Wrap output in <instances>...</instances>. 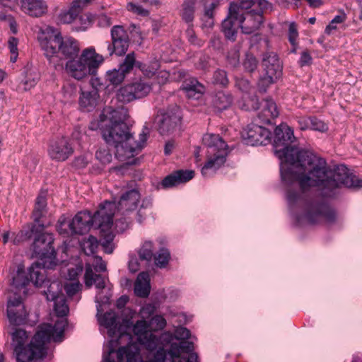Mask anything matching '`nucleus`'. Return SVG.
<instances>
[{
  "mask_svg": "<svg viewBox=\"0 0 362 362\" xmlns=\"http://www.w3.org/2000/svg\"><path fill=\"white\" fill-rule=\"evenodd\" d=\"M47 214L46 192H41L36 199L35 208L33 211L34 221L37 223V230L42 231L45 228L44 223H40V219Z\"/></svg>",
  "mask_w": 362,
  "mask_h": 362,
  "instance_id": "24",
  "label": "nucleus"
},
{
  "mask_svg": "<svg viewBox=\"0 0 362 362\" xmlns=\"http://www.w3.org/2000/svg\"><path fill=\"white\" fill-rule=\"evenodd\" d=\"M85 269L84 280L86 287L95 286L98 289H103L105 287V277L93 271L89 263L86 264Z\"/></svg>",
  "mask_w": 362,
  "mask_h": 362,
  "instance_id": "25",
  "label": "nucleus"
},
{
  "mask_svg": "<svg viewBox=\"0 0 362 362\" xmlns=\"http://www.w3.org/2000/svg\"><path fill=\"white\" fill-rule=\"evenodd\" d=\"M154 262L157 267L165 268L170 259V253L166 248H161L153 255Z\"/></svg>",
  "mask_w": 362,
  "mask_h": 362,
  "instance_id": "41",
  "label": "nucleus"
},
{
  "mask_svg": "<svg viewBox=\"0 0 362 362\" xmlns=\"http://www.w3.org/2000/svg\"><path fill=\"white\" fill-rule=\"evenodd\" d=\"M90 264L92 266L93 271H94L95 273L103 272L106 270V264L100 257H95L93 264Z\"/></svg>",
  "mask_w": 362,
  "mask_h": 362,
  "instance_id": "61",
  "label": "nucleus"
},
{
  "mask_svg": "<svg viewBox=\"0 0 362 362\" xmlns=\"http://www.w3.org/2000/svg\"><path fill=\"white\" fill-rule=\"evenodd\" d=\"M21 8L25 13L33 17H40L47 11L44 0H21Z\"/></svg>",
  "mask_w": 362,
  "mask_h": 362,
  "instance_id": "23",
  "label": "nucleus"
},
{
  "mask_svg": "<svg viewBox=\"0 0 362 362\" xmlns=\"http://www.w3.org/2000/svg\"><path fill=\"white\" fill-rule=\"evenodd\" d=\"M207 148V161L202 168L204 177H210L226 162L228 154V146L218 134H206L202 139Z\"/></svg>",
  "mask_w": 362,
  "mask_h": 362,
  "instance_id": "7",
  "label": "nucleus"
},
{
  "mask_svg": "<svg viewBox=\"0 0 362 362\" xmlns=\"http://www.w3.org/2000/svg\"><path fill=\"white\" fill-rule=\"evenodd\" d=\"M240 28L244 34H251L256 31L262 23L263 17L259 12L255 10L247 11L245 15L240 16Z\"/></svg>",
  "mask_w": 362,
  "mask_h": 362,
  "instance_id": "18",
  "label": "nucleus"
},
{
  "mask_svg": "<svg viewBox=\"0 0 362 362\" xmlns=\"http://www.w3.org/2000/svg\"><path fill=\"white\" fill-rule=\"evenodd\" d=\"M32 284L35 287H40L43 284H47L45 281V270L42 269L38 263H33L25 272L20 269L14 275L12 280L13 286L23 294H27L26 287Z\"/></svg>",
  "mask_w": 362,
  "mask_h": 362,
  "instance_id": "11",
  "label": "nucleus"
},
{
  "mask_svg": "<svg viewBox=\"0 0 362 362\" xmlns=\"http://www.w3.org/2000/svg\"><path fill=\"white\" fill-rule=\"evenodd\" d=\"M182 90L188 98L198 100L204 94L205 87L197 78L189 77L182 82Z\"/></svg>",
  "mask_w": 362,
  "mask_h": 362,
  "instance_id": "21",
  "label": "nucleus"
},
{
  "mask_svg": "<svg viewBox=\"0 0 362 362\" xmlns=\"http://www.w3.org/2000/svg\"><path fill=\"white\" fill-rule=\"evenodd\" d=\"M134 52L128 54L124 61L119 64L118 69L126 76L134 66L137 67Z\"/></svg>",
  "mask_w": 362,
  "mask_h": 362,
  "instance_id": "37",
  "label": "nucleus"
},
{
  "mask_svg": "<svg viewBox=\"0 0 362 362\" xmlns=\"http://www.w3.org/2000/svg\"><path fill=\"white\" fill-rule=\"evenodd\" d=\"M305 170L308 175L300 180V191L290 187L287 190L286 199L291 209L305 208V218L310 223L322 220L333 223L336 219L335 211L327 204L308 199L307 192L313 187H317L325 197H333L339 189L346 187H362V178L351 173L344 165L331 169L325 158L316 154L305 153Z\"/></svg>",
  "mask_w": 362,
  "mask_h": 362,
  "instance_id": "1",
  "label": "nucleus"
},
{
  "mask_svg": "<svg viewBox=\"0 0 362 362\" xmlns=\"http://www.w3.org/2000/svg\"><path fill=\"white\" fill-rule=\"evenodd\" d=\"M262 67L263 72L280 78L282 74V65L276 53L266 52L262 54Z\"/></svg>",
  "mask_w": 362,
  "mask_h": 362,
  "instance_id": "17",
  "label": "nucleus"
},
{
  "mask_svg": "<svg viewBox=\"0 0 362 362\" xmlns=\"http://www.w3.org/2000/svg\"><path fill=\"white\" fill-rule=\"evenodd\" d=\"M193 24L188 25L187 28L186 30V35L187 37L188 41L194 45H196L197 47H202L204 45V41L199 39L195 34V32L193 29Z\"/></svg>",
  "mask_w": 362,
  "mask_h": 362,
  "instance_id": "51",
  "label": "nucleus"
},
{
  "mask_svg": "<svg viewBox=\"0 0 362 362\" xmlns=\"http://www.w3.org/2000/svg\"><path fill=\"white\" fill-rule=\"evenodd\" d=\"M115 206L114 202L105 201L92 215L88 211L77 213L68 223L71 235H83L94 226L101 231H108L113 224Z\"/></svg>",
  "mask_w": 362,
  "mask_h": 362,
  "instance_id": "5",
  "label": "nucleus"
},
{
  "mask_svg": "<svg viewBox=\"0 0 362 362\" xmlns=\"http://www.w3.org/2000/svg\"><path fill=\"white\" fill-rule=\"evenodd\" d=\"M145 319L142 318L137 321L133 331L137 336L138 341L147 349L153 351L157 348L159 339L151 331L163 329L166 325V321L165 318H148V322Z\"/></svg>",
  "mask_w": 362,
  "mask_h": 362,
  "instance_id": "10",
  "label": "nucleus"
},
{
  "mask_svg": "<svg viewBox=\"0 0 362 362\" xmlns=\"http://www.w3.org/2000/svg\"><path fill=\"white\" fill-rule=\"evenodd\" d=\"M131 86L133 89H135L134 93L137 99L145 97L151 90V87L148 83L141 81L131 83Z\"/></svg>",
  "mask_w": 362,
  "mask_h": 362,
  "instance_id": "44",
  "label": "nucleus"
},
{
  "mask_svg": "<svg viewBox=\"0 0 362 362\" xmlns=\"http://www.w3.org/2000/svg\"><path fill=\"white\" fill-rule=\"evenodd\" d=\"M67 318H59L54 325L44 323L38 329L30 343L25 346L28 336L21 328H12V346L16 362H41L47 356V344L51 341L61 342Z\"/></svg>",
  "mask_w": 362,
  "mask_h": 362,
  "instance_id": "2",
  "label": "nucleus"
},
{
  "mask_svg": "<svg viewBox=\"0 0 362 362\" xmlns=\"http://www.w3.org/2000/svg\"><path fill=\"white\" fill-rule=\"evenodd\" d=\"M117 318H98V324L107 329L108 335L111 337H115L117 334L121 336L124 333L122 325H117Z\"/></svg>",
  "mask_w": 362,
  "mask_h": 362,
  "instance_id": "32",
  "label": "nucleus"
},
{
  "mask_svg": "<svg viewBox=\"0 0 362 362\" xmlns=\"http://www.w3.org/2000/svg\"><path fill=\"white\" fill-rule=\"evenodd\" d=\"M40 46L55 68L58 65V59L73 60L78 56L80 51L77 40L72 37L63 38L59 33L42 39Z\"/></svg>",
  "mask_w": 362,
  "mask_h": 362,
  "instance_id": "6",
  "label": "nucleus"
},
{
  "mask_svg": "<svg viewBox=\"0 0 362 362\" xmlns=\"http://www.w3.org/2000/svg\"><path fill=\"white\" fill-rule=\"evenodd\" d=\"M140 197L138 190L134 189L128 190L122 194L117 206H115V208H117L118 212H122V215L127 216L129 212L137 208ZM114 204H115L114 203ZM115 211L116 209H115Z\"/></svg>",
  "mask_w": 362,
  "mask_h": 362,
  "instance_id": "16",
  "label": "nucleus"
},
{
  "mask_svg": "<svg viewBox=\"0 0 362 362\" xmlns=\"http://www.w3.org/2000/svg\"><path fill=\"white\" fill-rule=\"evenodd\" d=\"M279 110L276 104L272 98H266L264 100L262 110L257 115L259 123L271 124L272 120L279 116Z\"/></svg>",
  "mask_w": 362,
  "mask_h": 362,
  "instance_id": "22",
  "label": "nucleus"
},
{
  "mask_svg": "<svg viewBox=\"0 0 362 362\" xmlns=\"http://www.w3.org/2000/svg\"><path fill=\"white\" fill-rule=\"evenodd\" d=\"M213 83L221 86H226L228 83L226 72L222 69L215 71L213 75Z\"/></svg>",
  "mask_w": 362,
  "mask_h": 362,
  "instance_id": "52",
  "label": "nucleus"
},
{
  "mask_svg": "<svg viewBox=\"0 0 362 362\" xmlns=\"http://www.w3.org/2000/svg\"><path fill=\"white\" fill-rule=\"evenodd\" d=\"M129 298L127 296L119 298L116 302L117 311L112 317H134L135 312L129 307H126Z\"/></svg>",
  "mask_w": 362,
  "mask_h": 362,
  "instance_id": "35",
  "label": "nucleus"
},
{
  "mask_svg": "<svg viewBox=\"0 0 362 362\" xmlns=\"http://www.w3.org/2000/svg\"><path fill=\"white\" fill-rule=\"evenodd\" d=\"M171 346H176L179 349V356L181 352L192 353L194 350V344L192 341H181L178 344H173Z\"/></svg>",
  "mask_w": 362,
  "mask_h": 362,
  "instance_id": "60",
  "label": "nucleus"
},
{
  "mask_svg": "<svg viewBox=\"0 0 362 362\" xmlns=\"http://www.w3.org/2000/svg\"><path fill=\"white\" fill-rule=\"evenodd\" d=\"M255 5V0H240L238 2H232L229 6V11L238 16L245 15L246 10Z\"/></svg>",
  "mask_w": 362,
  "mask_h": 362,
  "instance_id": "36",
  "label": "nucleus"
},
{
  "mask_svg": "<svg viewBox=\"0 0 362 362\" xmlns=\"http://www.w3.org/2000/svg\"><path fill=\"white\" fill-rule=\"evenodd\" d=\"M113 235L110 233L107 234L102 242V246L107 254H111L114 250L112 244Z\"/></svg>",
  "mask_w": 362,
  "mask_h": 362,
  "instance_id": "63",
  "label": "nucleus"
},
{
  "mask_svg": "<svg viewBox=\"0 0 362 362\" xmlns=\"http://www.w3.org/2000/svg\"><path fill=\"white\" fill-rule=\"evenodd\" d=\"M310 129L324 132L328 129L327 125L324 122L316 117H310Z\"/></svg>",
  "mask_w": 362,
  "mask_h": 362,
  "instance_id": "58",
  "label": "nucleus"
},
{
  "mask_svg": "<svg viewBox=\"0 0 362 362\" xmlns=\"http://www.w3.org/2000/svg\"><path fill=\"white\" fill-rule=\"evenodd\" d=\"M98 243L97 239L90 235L86 240H85L81 247L85 254L90 255L96 252Z\"/></svg>",
  "mask_w": 362,
  "mask_h": 362,
  "instance_id": "48",
  "label": "nucleus"
},
{
  "mask_svg": "<svg viewBox=\"0 0 362 362\" xmlns=\"http://www.w3.org/2000/svg\"><path fill=\"white\" fill-rule=\"evenodd\" d=\"M137 67L142 71V73L147 77H151L159 68V63L158 61H155L150 64L142 63L140 62H137Z\"/></svg>",
  "mask_w": 362,
  "mask_h": 362,
  "instance_id": "47",
  "label": "nucleus"
},
{
  "mask_svg": "<svg viewBox=\"0 0 362 362\" xmlns=\"http://www.w3.org/2000/svg\"><path fill=\"white\" fill-rule=\"evenodd\" d=\"M194 172L193 170H179L167 175L161 182L163 188H169L178 184L188 182L194 177Z\"/></svg>",
  "mask_w": 362,
  "mask_h": 362,
  "instance_id": "20",
  "label": "nucleus"
},
{
  "mask_svg": "<svg viewBox=\"0 0 362 362\" xmlns=\"http://www.w3.org/2000/svg\"><path fill=\"white\" fill-rule=\"evenodd\" d=\"M153 245L151 241H145L138 250L139 259L150 262L153 257Z\"/></svg>",
  "mask_w": 362,
  "mask_h": 362,
  "instance_id": "42",
  "label": "nucleus"
},
{
  "mask_svg": "<svg viewBox=\"0 0 362 362\" xmlns=\"http://www.w3.org/2000/svg\"><path fill=\"white\" fill-rule=\"evenodd\" d=\"M150 277L147 272L139 274L134 284V293L141 298H146L150 293Z\"/></svg>",
  "mask_w": 362,
  "mask_h": 362,
  "instance_id": "29",
  "label": "nucleus"
},
{
  "mask_svg": "<svg viewBox=\"0 0 362 362\" xmlns=\"http://www.w3.org/2000/svg\"><path fill=\"white\" fill-rule=\"evenodd\" d=\"M134 90L131 84L120 88L117 93L118 100L123 103H129L137 99L134 93Z\"/></svg>",
  "mask_w": 362,
  "mask_h": 362,
  "instance_id": "39",
  "label": "nucleus"
},
{
  "mask_svg": "<svg viewBox=\"0 0 362 362\" xmlns=\"http://www.w3.org/2000/svg\"><path fill=\"white\" fill-rule=\"evenodd\" d=\"M7 317H27L28 313L21 297L10 298L7 302Z\"/></svg>",
  "mask_w": 362,
  "mask_h": 362,
  "instance_id": "28",
  "label": "nucleus"
},
{
  "mask_svg": "<svg viewBox=\"0 0 362 362\" xmlns=\"http://www.w3.org/2000/svg\"><path fill=\"white\" fill-rule=\"evenodd\" d=\"M37 232L39 231L37 229L36 225H34L31 228L30 231L21 230L17 234L14 233H11V240L14 245H18L21 242L30 239L32 233H37Z\"/></svg>",
  "mask_w": 362,
  "mask_h": 362,
  "instance_id": "45",
  "label": "nucleus"
},
{
  "mask_svg": "<svg viewBox=\"0 0 362 362\" xmlns=\"http://www.w3.org/2000/svg\"><path fill=\"white\" fill-rule=\"evenodd\" d=\"M149 133L150 129L146 126H144L142 129V132L139 134V141H134V139L132 138V145L134 147V152L136 151V149L141 150L144 147V145L148 139Z\"/></svg>",
  "mask_w": 362,
  "mask_h": 362,
  "instance_id": "50",
  "label": "nucleus"
},
{
  "mask_svg": "<svg viewBox=\"0 0 362 362\" xmlns=\"http://www.w3.org/2000/svg\"><path fill=\"white\" fill-rule=\"evenodd\" d=\"M112 44L108 45L107 49L110 55L115 53L122 56L126 53L129 45L127 33L121 25H115L111 30Z\"/></svg>",
  "mask_w": 362,
  "mask_h": 362,
  "instance_id": "14",
  "label": "nucleus"
},
{
  "mask_svg": "<svg viewBox=\"0 0 362 362\" xmlns=\"http://www.w3.org/2000/svg\"><path fill=\"white\" fill-rule=\"evenodd\" d=\"M73 152V148L64 137L52 141L48 149L50 158L57 161L66 160Z\"/></svg>",
  "mask_w": 362,
  "mask_h": 362,
  "instance_id": "15",
  "label": "nucleus"
},
{
  "mask_svg": "<svg viewBox=\"0 0 362 362\" xmlns=\"http://www.w3.org/2000/svg\"><path fill=\"white\" fill-rule=\"evenodd\" d=\"M181 114L177 106L168 108L165 112L156 117L158 131L162 135L173 132L180 124Z\"/></svg>",
  "mask_w": 362,
  "mask_h": 362,
  "instance_id": "13",
  "label": "nucleus"
},
{
  "mask_svg": "<svg viewBox=\"0 0 362 362\" xmlns=\"http://www.w3.org/2000/svg\"><path fill=\"white\" fill-rule=\"evenodd\" d=\"M53 242V235L49 233L40 231L34 238L33 253L38 258V261L35 263H38L44 270L52 269L57 266L56 252L52 245Z\"/></svg>",
  "mask_w": 362,
  "mask_h": 362,
  "instance_id": "9",
  "label": "nucleus"
},
{
  "mask_svg": "<svg viewBox=\"0 0 362 362\" xmlns=\"http://www.w3.org/2000/svg\"><path fill=\"white\" fill-rule=\"evenodd\" d=\"M241 134L245 144L251 146H265L272 139V132L268 129L255 123L248 124Z\"/></svg>",
  "mask_w": 362,
  "mask_h": 362,
  "instance_id": "12",
  "label": "nucleus"
},
{
  "mask_svg": "<svg viewBox=\"0 0 362 362\" xmlns=\"http://www.w3.org/2000/svg\"><path fill=\"white\" fill-rule=\"evenodd\" d=\"M295 139L293 129L286 124H281L274 130V146L276 156L281 160V176L288 185L298 183L300 188V180L308 173L305 170V155L313 153L291 146Z\"/></svg>",
  "mask_w": 362,
  "mask_h": 362,
  "instance_id": "3",
  "label": "nucleus"
},
{
  "mask_svg": "<svg viewBox=\"0 0 362 362\" xmlns=\"http://www.w3.org/2000/svg\"><path fill=\"white\" fill-rule=\"evenodd\" d=\"M218 2L214 1L210 4H204L203 13L200 17L202 21L201 28L202 30L211 29L214 25V11L218 6Z\"/></svg>",
  "mask_w": 362,
  "mask_h": 362,
  "instance_id": "26",
  "label": "nucleus"
},
{
  "mask_svg": "<svg viewBox=\"0 0 362 362\" xmlns=\"http://www.w3.org/2000/svg\"><path fill=\"white\" fill-rule=\"evenodd\" d=\"M198 2L199 0H183L180 6L179 15L182 21L187 25L193 24Z\"/></svg>",
  "mask_w": 362,
  "mask_h": 362,
  "instance_id": "27",
  "label": "nucleus"
},
{
  "mask_svg": "<svg viewBox=\"0 0 362 362\" xmlns=\"http://www.w3.org/2000/svg\"><path fill=\"white\" fill-rule=\"evenodd\" d=\"M95 158L103 164H106L111 162L112 154L107 149H100L95 152Z\"/></svg>",
  "mask_w": 362,
  "mask_h": 362,
  "instance_id": "57",
  "label": "nucleus"
},
{
  "mask_svg": "<svg viewBox=\"0 0 362 362\" xmlns=\"http://www.w3.org/2000/svg\"><path fill=\"white\" fill-rule=\"evenodd\" d=\"M258 65V62L255 56L252 54H247L243 62V66L245 71L248 72L255 71Z\"/></svg>",
  "mask_w": 362,
  "mask_h": 362,
  "instance_id": "55",
  "label": "nucleus"
},
{
  "mask_svg": "<svg viewBox=\"0 0 362 362\" xmlns=\"http://www.w3.org/2000/svg\"><path fill=\"white\" fill-rule=\"evenodd\" d=\"M174 337L176 339L182 341L189 338L190 332L185 327H178L174 331Z\"/></svg>",
  "mask_w": 362,
  "mask_h": 362,
  "instance_id": "62",
  "label": "nucleus"
},
{
  "mask_svg": "<svg viewBox=\"0 0 362 362\" xmlns=\"http://www.w3.org/2000/svg\"><path fill=\"white\" fill-rule=\"evenodd\" d=\"M240 22V17L228 10V14L221 24V31L226 39L233 42L236 40L238 29L241 25Z\"/></svg>",
  "mask_w": 362,
  "mask_h": 362,
  "instance_id": "19",
  "label": "nucleus"
},
{
  "mask_svg": "<svg viewBox=\"0 0 362 362\" xmlns=\"http://www.w3.org/2000/svg\"><path fill=\"white\" fill-rule=\"evenodd\" d=\"M233 103L231 95L224 92H218L213 98L212 103L218 111H222L229 107Z\"/></svg>",
  "mask_w": 362,
  "mask_h": 362,
  "instance_id": "33",
  "label": "nucleus"
},
{
  "mask_svg": "<svg viewBox=\"0 0 362 362\" xmlns=\"http://www.w3.org/2000/svg\"><path fill=\"white\" fill-rule=\"evenodd\" d=\"M82 285L78 281L66 283L64 285V290L69 298L76 296L81 290Z\"/></svg>",
  "mask_w": 362,
  "mask_h": 362,
  "instance_id": "53",
  "label": "nucleus"
},
{
  "mask_svg": "<svg viewBox=\"0 0 362 362\" xmlns=\"http://www.w3.org/2000/svg\"><path fill=\"white\" fill-rule=\"evenodd\" d=\"M52 300L54 301V310L56 313L57 317H67L69 308L65 298L61 296Z\"/></svg>",
  "mask_w": 362,
  "mask_h": 362,
  "instance_id": "38",
  "label": "nucleus"
},
{
  "mask_svg": "<svg viewBox=\"0 0 362 362\" xmlns=\"http://www.w3.org/2000/svg\"><path fill=\"white\" fill-rule=\"evenodd\" d=\"M92 76L90 80V83L93 88L92 90H96L98 92L99 89H104L107 87V83L106 81L103 83L101 79L97 77L96 72L94 74H90Z\"/></svg>",
  "mask_w": 362,
  "mask_h": 362,
  "instance_id": "59",
  "label": "nucleus"
},
{
  "mask_svg": "<svg viewBox=\"0 0 362 362\" xmlns=\"http://www.w3.org/2000/svg\"><path fill=\"white\" fill-rule=\"evenodd\" d=\"M45 281H47V284H43V285L39 288L47 287V289L44 290V293L46 295L47 299L48 300L56 299L57 298L62 296L60 294L62 293V285L60 284V282L57 281H53L50 282V281L46 277Z\"/></svg>",
  "mask_w": 362,
  "mask_h": 362,
  "instance_id": "34",
  "label": "nucleus"
},
{
  "mask_svg": "<svg viewBox=\"0 0 362 362\" xmlns=\"http://www.w3.org/2000/svg\"><path fill=\"white\" fill-rule=\"evenodd\" d=\"M158 303H149L144 304L140 310V317H163L157 313Z\"/></svg>",
  "mask_w": 362,
  "mask_h": 362,
  "instance_id": "46",
  "label": "nucleus"
},
{
  "mask_svg": "<svg viewBox=\"0 0 362 362\" xmlns=\"http://www.w3.org/2000/svg\"><path fill=\"white\" fill-rule=\"evenodd\" d=\"M179 357V349L176 346H171L163 362H175Z\"/></svg>",
  "mask_w": 362,
  "mask_h": 362,
  "instance_id": "64",
  "label": "nucleus"
},
{
  "mask_svg": "<svg viewBox=\"0 0 362 362\" xmlns=\"http://www.w3.org/2000/svg\"><path fill=\"white\" fill-rule=\"evenodd\" d=\"M91 0H74L69 8V11L75 13L76 16L81 12L86 4Z\"/></svg>",
  "mask_w": 362,
  "mask_h": 362,
  "instance_id": "56",
  "label": "nucleus"
},
{
  "mask_svg": "<svg viewBox=\"0 0 362 362\" xmlns=\"http://www.w3.org/2000/svg\"><path fill=\"white\" fill-rule=\"evenodd\" d=\"M278 77L266 74L263 72V74L259 76V78L257 82V89L258 91L261 93H264L267 92L268 88L273 83H274Z\"/></svg>",
  "mask_w": 362,
  "mask_h": 362,
  "instance_id": "40",
  "label": "nucleus"
},
{
  "mask_svg": "<svg viewBox=\"0 0 362 362\" xmlns=\"http://www.w3.org/2000/svg\"><path fill=\"white\" fill-rule=\"evenodd\" d=\"M99 94L96 90L82 91L79 98L80 106L89 112L96 106Z\"/></svg>",
  "mask_w": 362,
  "mask_h": 362,
  "instance_id": "31",
  "label": "nucleus"
},
{
  "mask_svg": "<svg viewBox=\"0 0 362 362\" xmlns=\"http://www.w3.org/2000/svg\"><path fill=\"white\" fill-rule=\"evenodd\" d=\"M235 87L245 94H250L253 90V86L251 85L249 80L245 78H235Z\"/></svg>",
  "mask_w": 362,
  "mask_h": 362,
  "instance_id": "49",
  "label": "nucleus"
},
{
  "mask_svg": "<svg viewBox=\"0 0 362 362\" xmlns=\"http://www.w3.org/2000/svg\"><path fill=\"white\" fill-rule=\"evenodd\" d=\"M127 116V110L124 107L113 110L108 107L100 115L98 122L104 140L115 148V156L120 160L134 155V147L132 145V135L125 123Z\"/></svg>",
  "mask_w": 362,
  "mask_h": 362,
  "instance_id": "4",
  "label": "nucleus"
},
{
  "mask_svg": "<svg viewBox=\"0 0 362 362\" xmlns=\"http://www.w3.org/2000/svg\"><path fill=\"white\" fill-rule=\"evenodd\" d=\"M40 79L39 73L34 69L26 68L24 71V78L22 79L18 89L20 91H28L35 86Z\"/></svg>",
  "mask_w": 362,
  "mask_h": 362,
  "instance_id": "30",
  "label": "nucleus"
},
{
  "mask_svg": "<svg viewBox=\"0 0 362 362\" xmlns=\"http://www.w3.org/2000/svg\"><path fill=\"white\" fill-rule=\"evenodd\" d=\"M69 222L70 220H67L64 216H60L57 225V229L59 234L64 235H71V230L68 226Z\"/></svg>",
  "mask_w": 362,
  "mask_h": 362,
  "instance_id": "54",
  "label": "nucleus"
},
{
  "mask_svg": "<svg viewBox=\"0 0 362 362\" xmlns=\"http://www.w3.org/2000/svg\"><path fill=\"white\" fill-rule=\"evenodd\" d=\"M125 76L117 69L110 70L106 73L105 78L107 86H117L124 79Z\"/></svg>",
  "mask_w": 362,
  "mask_h": 362,
  "instance_id": "43",
  "label": "nucleus"
},
{
  "mask_svg": "<svg viewBox=\"0 0 362 362\" xmlns=\"http://www.w3.org/2000/svg\"><path fill=\"white\" fill-rule=\"evenodd\" d=\"M104 59L97 54L94 49H85L78 60H69L66 64V71L69 76L81 80L89 74H94Z\"/></svg>",
  "mask_w": 362,
  "mask_h": 362,
  "instance_id": "8",
  "label": "nucleus"
}]
</instances>
